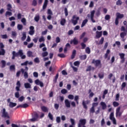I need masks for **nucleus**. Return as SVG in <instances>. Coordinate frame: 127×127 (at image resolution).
<instances>
[{
  "label": "nucleus",
  "instance_id": "1",
  "mask_svg": "<svg viewBox=\"0 0 127 127\" xmlns=\"http://www.w3.org/2000/svg\"><path fill=\"white\" fill-rule=\"evenodd\" d=\"M12 60H14L15 59V57H18L19 56L21 57V59H25V58H26V56L23 55V51L22 50H19L17 53L15 52V51H13L12 52Z\"/></svg>",
  "mask_w": 127,
  "mask_h": 127
},
{
  "label": "nucleus",
  "instance_id": "2",
  "mask_svg": "<svg viewBox=\"0 0 127 127\" xmlns=\"http://www.w3.org/2000/svg\"><path fill=\"white\" fill-rule=\"evenodd\" d=\"M92 64H94L95 67H99V68L102 67V64L101 63V60L93 59L92 62Z\"/></svg>",
  "mask_w": 127,
  "mask_h": 127
},
{
  "label": "nucleus",
  "instance_id": "3",
  "mask_svg": "<svg viewBox=\"0 0 127 127\" xmlns=\"http://www.w3.org/2000/svg\"><path fill=\"white\" fill-rule=\"evenodd\" d=\"M1 113L2 118H7V119H10V117H9V115H8V113L6 112V110L5 108H3L1 110Z\"/></svg>",
  "mask_w": 127,
  "mask_h": 127
},
{
  "label": "nucleus",
  "instance_id": "4",
  "mask_svg": "<svg viewBox=\"0 0 127 127\" xmlns=\"http://www.w3.org/2000/svg\"><path fill=\"white\" fill-rule=\"evenodd\" d=\"M80 19L79 17L76 16L75 15H73L72 17V19H71V22L73 23V25H76L78 23V21Z\"/></svg>",
  "mask_w": 127,
  "mask_h": 127
},
{
  "label": "nucleus",
  "instance_id": "5",
  "mask_svg": "<svg viewBox=\"0 0 127 127\" xmlns=\"http://www.w3.org/2000/svg\"><path fill=\"white\" fill-rule=\"evenodd\" d=\"M86 123L87 121L86 119H80L78 124V127H82V126H85Z\"/></svg>",
  "mask_w": 127,
  "mask_h": 127
},
{
  "label": "nucleus",
  "instance_id": "6",
  "mask_svg": "<svg viewBox=\"0 0 127 127\" xmlns=\"http://www.w3.org/2000/svg\"><path fill=\"white\" fill-rule=\"evenodd\" d=\"M90 103H91L90 100H86L85 101L84 100H83L82 105L85 110H88V106H87V105H89Z\"/></svg>",
  "mask_w": 127,
  "mask_h": 127
},
{
  "label": "nucleus",
  "instance_id": "7",
  "mask_svg": "<svg viewBox=\"0 0 127 127\" xmlns=\"http://www.w3.org/2000/svg\"><path fill=\"white\" fill-rule=\"evenodd\" d=\"M111 53L110 50H107L106 54L104 55V59H107V61H109L111 59V56H109V54Z\"/></svg>",
  "mask_w": 127,
  "mask_h": 127
},
{
  "label": "nucleus",
  "instance_id": "8",
  "mask_svg": "<svg viewBox=\"0 0 127 127\" xmlns=\"http://www.w3.org/2000/svg\"><path fill=\"white\" fill-rule=\"evenodd\" d=\"M70 44H73V45H78L79 44V41L76 38H74L73 40H71L70 42Z\"/></svg>",
  "mask_w": 127,
  "mask_h": 127
},
{
  "label": "nucleus",
  "instance_id": "9",
  "mask_svg": "<svg viewBox=\"0 0 127 127\" xmlns=\"http://www.w3.org/2000/svg\"><path fill=\"white\" fill-rule=\"evenodd\" d=\"M28 107H29V105H28V104L24 103L23 104H20V105H18L16 107V109H18L19 108H22L23 109H26V108H28Z\"/></svg>",
  "mask_w": 127,
  "mask_h": 127
},
{
  "label": "nucleus",
  "instance_id": "10",
  "mask_svg": "<svg viewBox=\"0 0 127 127\" xmlns=\"http://www.w3.org/2000/svg\"><path fill=\"white\" fill-rule=\"evenodd\" d=\"M95 10H92L91 12V16H90V19L92 21V22H93V23H95V22H96V20L95 19H94V16L95 15Z\"/></svg>",
  "mask_w": 127,
  "mask_h": 127
},
{
  "label": "nucleus",
  "instance_id": "11",
  "mask_svg": "<svg viewBox=\"0 0 127 127\" xmlns=\"http://www.w3.org/2000/svg\"><path fill=\"white\" fill-rule=\"evenodd\" d=\"M35 84L37 85H40V87H44V84H43V82H42V81L39 80V79H36V80H35Z\"/></svg>",
  "mask_w": 127,
  "mask_h": 127
},
{
  "label": "nucleus",
  "instance_id": "12",
  "mask_svg": "<svg viewBox=\"0 0 127 127\" xmlns=\"http://www.w3.org/2000/svg\"><path fill=\"white\" fill-rule=\"evenodd\" d=\"M16 86L15 87V90L17 92H19L20 91V87H21V84H20V81H17L16 83Z\"/></svg>",
  "mask_w": 127,
  "mask_h": 127
},
{
  "label": "nucleus",
  "instance_id": "13",
  "mask_svg": "<svg viewBox=\"0 0 127 127\" xmlns=\"http://www.w3.org/2000/svg\"><path fill=\"white\" fill-rule=\"evenodd\" d=\"M35 31H34V27L33 26H31L30 27V31H29V34L30 35H33Z\"/></svg>",
  "mask_w": 127,
  "mask_h": 127
},
{
  "label": "nucleus",
  "instance_id": "14",
  "mask_svg": "<svg viewBox=\"0 0 127 127\" xmlns=\"http://www.w3.org/2000/svg\"><path fill=\"white\" fill-rule=\"evenodd\" d=\"M96 33V37L98 39L99 38H100V37H102V35H103V31H97Z\"/></svg>",
  "mask_w": 127,
  "mask_h": 127
},
{
  "label": "nucleus",
  "instance_id": "15",
  "mask_svg": "<svg viewBox=\"0 0 127 127\" xmlns=\"http://www.w3.org/2000/svg\"><path fill=\"white\" fill-rule=\"evenodd\" d=\"M64 104H65V107H66V108H70L71 107V104H70V102L69 101V100L65 99L64 101Z\"/></svg>",
  "mask_w": 127,
  "mask_h": 127
},
{
  "label": "nucleus",
  "instance_id": "16",
  "mask_svg": "<svg viewBox=\"0 0 127 127\" xmlns=\"http://www.w3.org/2000/svg\"><path fill=\"white\" fill-rule=\"evenodd\" d=\"M125 16L124 14H121V13L117 12L116 13V17L118 18L119 19H121V18H123V17Z\"/></svg>",
  "mask_w": 127,
  "mask_h": 127
},
{
  "label": "nucleus",
  "instance_id": "17",
  "mask_svg": "<svg viewBox=\"0 0 127 127\" xmlns=\"http://www.w3.org/2000/svg\"><path fill=\"white\" fill-rule=\"evenodd\" d=\"M41 109L42 112H43L44 113H48L49 111L48 108H47L46 106H41Z\"/></svg>",
  "mask_w": 127,
  "mask_h": 127
},
{
  "label": "nucleus",
  "instance_id": "18",
  "mask_svg": "<svg viewBox=\"0 0 127 127\" xmlns=\"http://www.w3.org/2000/svg\"><path fill=\"white\" fill-rule=\"evenodd\" d=\"M47 5H48V0H45L44 4L43 5V9H46V7H47Z\"/></svg>",
  "mask_w": 127,
  "mask_h": 127
},
{
  "label": "nucleus",
  "instance_id": "19",
  "mask_svg": "<svg viewBox=\"0 0 127 127\" xmlns=\"http://www.w3.org/2000/svg\"><path fill=\"white\" fill-rule=\"evenodd\" d=\"M100 106L102 107V110H106L107 109V104L104 102H101Z\"/></svg>",
  "mask_w": 127,
  "mask_h": 127
},
{
  "label": "nucleus",
  "instance_id": "20",
  "mask_svg": "<svg viewBox=\"0 0 127 127\" xmlns=\"http://www.w3.org/2000/svg\"><path fill=\"white\" fill-rule=\"evenodd\" d=\"M67 47H69V48H70V47H71V45H70V44L67 43L65 45V47L64 48V53H66L67 52V51L68 50V48Z\"/></svg>",
  "mask_w": 127,
  "mask_h": 127
},
{
  "label": "nucleus",
  "instance_id": "21",
  "mask_svg": "<svg viewBox=\"0 0 127 127\" xmlns=\"http://www.w3.org/2000/svg\"><path fill=\"white\" fill-rule=\"evenodd\" d=\"M24 85L26 89H31V84L29 83H25Z\"/></svg>",
  "mask_w": 127,
  "mask_h": 127
},
{
  "label": "nucleus",
  "instance_id": "22",
  "mask_svg": "<svg viewBox=\"0 0 127 127\" xmlns=\"http://www.w3.org/2000/svg\"><path fill=\"white\" fill-rule=\"evenodd\" d=\"M16 103H14V102H10L9 103V107L10 108H14V107H16Z\"/></svg>",
  "mask_w": 127,
  "mask_h": 127
},
{
  "label": "nucleus",
  "instance_id": "23",
  "mask_svg": "<svg viewBox=\"0 0 127 127\" xmlns=\"http://www.w3.org/2000/svg\"><path fill=\"white\" fill-rule=\"evenodd\" d=\"M21 39L22 41H24L26 39V32H23L22 37L21 38Z\"/></svg>",
  "mask_w": 127,
  "mask_h": 127
},
{
  "label": "nucleus",
  "instance_id": "24",
  "mask_svg": "<svg viewBox=\"0 0 127 127\" xmlns=\"http://www.w3.org/2000/svg\"><path fill=\"white\" fill-rule=\"evenodd\" d=\"M127 32H122L120 33V37L124 39L125 38V36H127Z\"/></svg>",
  "mask_w": 127,
  "mask_h": 127
},
{
  "label": "nucleus",
  "instance_id": "25",
  "mask_svg": "<svg viewBox=\"0 0 127 127\" xmlns=\"http://www.w3.org/2000/svg\"><path fill=\"white\" fill-rule=\"evenodd\" d=\"M88 22V19H84L83 21V22H82V24H81V27L82 28V27H84V26H85V25H86V24H87V23Z\"/></svg>",
  "mask_w": 127,
  "mask_h": 127
},
{
  "label": "nucleus",
  "instance_id": "26",
  "mask_svg": "<svg viewBox=\"0 0 127 127\" xmlns=\"http://www.w3.org/2000/svg\"><path fill=\"white\" fill-rule=\"evenodd\" d=\"M5 55V50L1 49L0 50V56H4Z\"/></svg>",
  "mask_w": 127,
  "mask_h": 127
},
{
  "label": "nucleus",
  "instance_id": "27",
  "mask_svg": "<svg viewBox=\"0 0 127 127\" xmlns=\"http://www.w3.org/2000/svg\"><path fill=\"white\" fill-rule=\"evenodd\" d=\"M28 57H33V53L30 51H28L27 53Z\"/></svg>",
  "mask_w": 127,
  "mask_h": 127
},
{
  "label": "nucleus",
  "instance_id": "28",
  "mask_svg": "<svg viewBox=\"0 0 127 127\" xmlns=\"http://www.w3.org/2000/svg\"><path fill=\"white\" fill-rule=\"evenodd\" d=\"M76 56V50H73L71 56V59H74Z\"/></svg>",
  "mask_w": 127,
  "mask_h": 127
},
{
  "label": "nucleus",
  "instance_id": "29",
  "mask_svg": "<svg viewBox=\"0 0 127 127\" xmlns=\"http://www.w3.org/2000/svg\"><path fill=\"white\" fill-rule=\"evenodd\" d=\"M113 105L114 108H117V107H119V106H120V103L117 101H114L113 102Z\"/></svg>",
  "mask_w": 127,
  "mask_h": 127
},
{
  "label": "nucleus",
  "instance_id": "30",
  "mask_svg": "<svg viewBox=\"0 0 127 127\" xmlns=\"http://www.w3.org/2000/svg\"><path fill=\"white\" fill-rule=\"evenodd\" d=\"M65 23H66V19L65 18H63L61 20V25L64 26L65 25Z\"/></svg>",
  "mask_w": 127,
  "mask_h": 127
},
{
  "label": "nucleus",
  "instance_id": "31",
  "mask_svg": "<svg viewBox=\"0 0 127 127\" xmlns=\"http://www.w3.org/2000/svg\"><path fill=\"white\" fill-rule=\"evenodd\" d=\"M104 72H100L98 73V77L99 78H100V79H103L104 77Z\"/></svg>",
  "mask_w": 127,
  "mask_h": 127
},
{
  "label": "nucleus",
  "instance_id": "32",
  "mask_svg": "<svg viewBox=\"0 0 127 127\" xmlns=\"http://www.w3.org/2000/svg\"><path fill=\"white\" fill-rule=\"evenodd\" d=\"M7 9L8 10V11H12V10H11V8H12V7L11 6V4H8L7 5Z\"/></svg>",
  "mask_w": 127,
  "mask_h": 127
},
{
  "label": "nucleus",
  "instance_id": "33",
  "mask_svg": "<svg viewBox=\"0 0 127 127\" xmlns=\"http://www.w3.org/2000/svg\"><path fill=\"white\" fill-rule=\"evenodd\" d=\"M61 93H62L63 95H65V94H67V93H68V91L66 90V89L64 88L62 89V90L61 91Z\"/></svg>",
  "mask_w": 127,
  "mask_h": 127
},
{
  "label": "nucleus",
  "instance_id": "34",
  "mask_svg": "<svg viewBox=\"0 0 127 127\" xmlns=\"http://www.w3.org/2000/svg\"><path fill=\"white\" fill-rule=\"evenodd\" d=\"M104 40H105V38H104V37H102L98 43L99 45H102V44L104 43Z\"/></svg>",
  "mask_w": 127,
  "mask_h": 127
},
{
  "label": "nucleus",
  "instance_id": "35",
  "mask_svg": "<svg viewBox=\"0 0 127 127\" xmlns=\"http://www.w3.org/2000/svg\"><path fill=\"white\" fill-rule=\"evenodd\" d=\"M80 59H81V60H86V59H87V55H82V56H80L79 57Z\"/></svg>",
  "mask_w": 127,
  "mask_h": 127
},
{
  "label": "nucleus",
  "instance_id": "36",
  "mask_svg": "<svg viewBox=\"0 0 127 127\" xmlns=\"http://www.w3.org/2000/svg\"><path fill=\"white\" fill-rule=\"evenodd\" d=\"M85 52L87 54H90L91 53V49H90V48L89 47H86L85 49Z\"/></svg>",
  "mask_w": 127,
  "mask_h": 127
},
{
  "label": "nucleus",
  "instance_id": "37",
  "mask_svg": "<svg viewBox=\"0 0 127 127\" xmlns=\"http://www.w3.org/2000/svg\"><path fill=\"white\" fill-rule=\"evenodd\" d=\"M34 62H35V63H36L37 64H39V63H40V60H39V58H35L34 60Z\"/></svg>",
  "mask_w": 127,
  "mask_h": 127
},
{
  "label": "nucleus",
  "instance_id": "38",
  "mask_svg": "<svg viewBox=\"0 0 127 127\" xmlns=\"http://www.w3.org/2000/svg\"><path fill=\"white\" fill-rule=\"evenodd\" d=\"M127 30H126V28L125 26H122L121 28V31H124V32H127V25L126 26Z\"/></svg>",
  "mask_w": 127,
  "mask_h": 127
},
{
  "label": "nucleus",
  "instance_id": "39",
  "mask_svg": "<svg viewBox=\"0 0 127 127\" xmlns=\"http://www.w3.org/2000/svg\"><path fill=\"white\" fill-rule=\"evenodd\" d=\"M10 71H15V65H11L9 67Z\"/></svg>",
  "mask_w": 127,
  "mask_h": 127
},
{
  "label": "nucleus",
  "instance_id": "40",
  "mask_svg": "<svg viewBox=\"0 0 127 127\" xmlns=\"http://www.w3.org/2000/svg\"><path fill=\"white\" fill-rule=\"evenodd\" d=\"M123 4V1H122V0H118L116 1V5H122Z\"/></svg>",
  "mask_w": 127,
  "mask_h": 127
},
{
  "label": "nucleus",
  "instance_id": "41",
  "mask_svg": "<svg viewBox=\"0 0 127 127\" xmlns=\"http://www.w3.org/2000/svg\"><path fill=\"white\" fill-rule=\"evenodd\" d=\"M5 16H7V15H8L9 16H11V15H12V13L10 11H7L5 12Z\"/></svg>",
  "mask_w": 127,
  "mask_h": 127
},
{
  "label": "nucleus",
  "instance_id": "42",
  "mask_svg": "<svg viewBox=\"0 0 127 127\" xmlns=\"http://www.w3.org/2000/svg\"><path fill=\"white\" fill-rule=\"evenodd\" d=\"M17 35V34L16 33V32L15 31H12V38H16V36Z\"/></svg>",
  "mask_w": 127,
  "mask_h": 127
},
{
  "label": "nucleus",
  "instance_id": "43",
  "mask_svg": "<svg viewBox=\"0 0 127 127\" xmlns=\"http://www.w3.org/2000/svg\"><path fill=\"white\" fill-rule=\"evenodd\" d=\"M1 63L2 64L1 68H4V67H5V64H6L5 61L2 60L1 61Z\"/></svg>",
  "mask_w": 127,
  "mask_h": 127
},
{
  "label": "nucleus",
  "instance_id": "44",
  "mask_svg": "<svg viewBox=\"0 0 127 127\" xmlns=\"http://www.w3.org/2000/svg\"><path fill=\"white\" fill-rule=\"evenodd\" d=\"M42 57H46V56H48V52H44L42 54Z\"/></svg>",
  "mask_w": 127,
  "mask_h": 127
},
{
  "label": "nucleus",
  "instance_id": "45",
  "mask_svg": "<svg viewBox=\"0 0 127 127\" xmlns=\"http://www.w3.org/2000/svg\"><path fill=\"white\" fill-rule=\"evenodd\" d=\"M105 19V20H110V19H111V16L109 14L106 15Z\"/></svg>",
  "mask_w": 127,
  "mask_h": 127
},
{
  "label": "nucleus",
  "instance_id": "46",
  "mask_svg": "<svg viewBox=\"0 0 127 127\" xmlns=\"http://www.w3.org/2000/svg\"><path fill=\"white\" fill-rule=\"evenodd\" d=\"M115 117L114 116V113H111L110 115V120L112 121V120L115 119Z\"/></svg>",
  "mask_w": 127,
  "mask_h": 127
},
{
  "label": "nucleus",
  "instance_id": "47",
  "mask_svg": "<svg viewBox=\"0 0 127 127\" xmlns=\"http://www.w3.org/2000/svg\"><path fill=\"white\" fill-rule=\"evenodd\" d=\"M58 56L61 58H65V57H66L64 54H59Z\"/></svg>",
  "mask_w": 127,
  "mask_h": 127
},
{
  "label": "nucleus",
  "instance_id": "48",
  "mask_svg": "<svg viewBox=\"0 0 127 127\" xmlns=\"http://www.w3.org/2000/svg\"><path fill=\"white\" fill-rule=\"evenodd\" d=\"M40 18V17H39V15H37L34 17V20L37 22L39 21V19Z\"/></svg>",
  "mask_w": 127,
  "mask_h": 127
},
{
  "label": "nucleus",
  "instance_id": "49",
  "mask_svg": "<svg viewBox=\"0 0 127 127\" xmlns=\"http://www.w3.org/2000/svg\"><path fill=\"white\" fill-rule=\"evenodd\" d=\"M48 117L51 121H53V115L51 114V113H49L48 114Z\"/></svg>",
  "mask_w": 127,
  "mask_h": 127
},
{
  "label": "nucleus",
  "instance_id": "50",
  "mask_svg": "<svg viewBox=\"0 0 127 127\" xmlns=\"http://www.w3.org/2000/svg\"><path fill=\"white\" fill-rule=\"evenodd\" d=\"M32 5H33V6H36L37 5V1H36V0H33Z\"/></svg>",
  "mask_w": 127,
  "mask_h": 127
},
{
  "label": "nucleus",
  "instance_id": "51",
  "mask_svg": "<svg viewBox=\"0 0 127 127\" xmlns=\"http://www.w3.org/2000/svg\"><path fill=\"white\" fill-rule=\"evenodd\" d=\"M105 124H106V122H105V119L103 118L101 122V127H104V126L105 125Z\"/></svg>",
  "mask_w": 127,
  "mask_h": 127
},
{
  "label": "nucleus",
  "instance_id": "52",
  "mask_svg": "<svg viewBox=\"0 0 127 127\" xmlns=\"http://www.w3.org/2000/svg\"><path fill=\"white\" fill-rule=\"evenodd\" d=\"M70 123L72 126H75V120L72 118L70 119Z\"/></svg>",
  "mask_w": 127,
  "mask_h": 127
},
{
  "label": "nucleus",
  "instance_id": "53",
  "mask_svg": "<svg viewBox=\"0 0 127 127\" xmlns=\"http://www.w3.org/2000/svg\"><path fill=\"white\" fill-rule=\"evenodd\" d=\"M56 122L58 124L61 123V119L60 118V117H57L56 118Z\"/></svg>",
  "mask_w": 127,
  "mask_h": 127
},
{
  "label": "nucleus",
  "instance_id": "54",
  "mask_svg": "<svg viewBox=\"0 0 127 127\" xmlns=\"http://www.w3.org/2000/svg\"><path fill=\"white\" fill-rule=\"evenodd\" d=\"M68 98L69 99V100H73L74 99V95L72 94H69L67 96Z\"/></svg>",
  "mask_w": 127,
  "mask_h": 127
},
{
  "label": "nucleus",
  "instance_id": "55",
  "mask_svg": "<svg viewBox=\"0 0 127 127\" xmlns=\"http://www.w3.org/2000/svg\"><path fill=\"white\" fill-rule=\"evenodd\" d=\"M65 16H68V9L66 7L64 8Z\"/></svg>",
  "mask_w": 127,
  "mask_h": 127
},
{
  "label": "nucleus",
  "instance_id": "56",
  "mask_svg": "<svg viewBox=\"0 0 127 127\" xmlns=\"http://www.w3.org/2000/svg\"><path fill=\"white\" fill-rule=\"evenodd\" d=\"M80 45L81 46V49H85V48H86V44H85V43H81Z\"/></svg>",
  "mask_w": 127,
  "mask_h": 127
},
{
  "label": "nucleus",
  "instance_id": "57",
  "mask_svg": "<svg viewBox=\"0 0 127 127\" xmlns=\"http://www.w3.org/2000/svg\"><path fill=\"white\" fill-rule=\"evenodd\" d=\"M90 113L94 114V113H95V108L92 107L90 109Z\"/></svg>",
  "mask_w": 127,
  "mask_h": 127
},
{
  "label": "nucleus",
  "instance_id": "58",
  "mask_svg": "<svg viewBox=\"0 0 127 127\" xmlns=\"http://www.w3.org/2000/svg\"><path fill=\"white\" fill-rule=\"evenodd\" d=\"M23 27V26H22V25H20V24L17 25V29H18V30H21Z\"/></svg>",
  "mask_w": 127,
  "mask_h": 127
},
{
  "label": "nucleus",
  "instance_id": "59",
  "mask_svg": "<svg viewBox=\"0 0 127 127\" xmlns=\"http://www.w3.org/2000/svg\"><path fill=\"white\" fill-rule=\"evenodd\" d=\"M48 14H50V15H53V13L52 12V11H51V9H48L47 11Z\"/></svg>",
  "mask_w": 127,
  "mask_h": 127
},
{
  "label": "nucleus",
  "instance_id": "60",
  "mask_svg": "<svg viewBox=\"0 0 127 127\" xmlns=\"http://www.w3.org/2000/svg\"><path fill=\"white\" fill-rule=\"evenodd\" d=\"M15 97L17 98L18 99L19 98V92L18 91H17L14 94Z\"/></svg>",
  "mask_w": 127,
  "mask_h": 127
},
{
  "label": "nucleus",
  "instance_id": "61",
  "mask_svg": "<svg viewBox=\"0 0 127 127\" xmlns=\"http://www.w3.org/2000/svg\"><path fill=\"white\" fill-rule=\"evenodd\" d=\"M125 54L124 53H120L119 54V56H120L121 59H124L125 58Z\"/></svg>",
  "mask_w": 127,
  "mask_h": 127
},
{
  "label": "nucleus",
  "instance_id": "62",
  "mask_svg": "<svg viewBox=\"0 0 127 127\" xmlns=\"http://www.w3.org/2000/svg\"><path fill=\"white\" fill-rule=\"evenodd\" d=\"M126 86H127V83L126 82H123L121 85V90H123L124 88H126Z\"/></svg>",
  "mask_w": 127,
  "mask_h": 127
},
{
  "label": "nucleus",
  "instance_id": "63",
  "mask_svg": "<svg viewBox=\"0 0 127 127\" xmlns=\"http://www.w3.org/2000/svg\"><path fill=\"white\" fill-rule=\"evenodd\" d=\"M115 101H120V94H116Z\"/></svg>",
  "mask_w": 127,
  "mask_h": 127
},
{
  "label": "nucleus",
  "instance_id": "64",
  "mask_svg": "<svg viewBox=\"0 0 127 127\" xmlns=\"http://www.w3.org/2000/svg\"><path fill=\"white\" fill-rule=\"evenodd\" d=\"M61 41V40L60 39V38L59 37H57L56 39V43H59Z\"/></svg>",
  "mask_w": 127,
  "mask_h": 127
}]
</instances>
